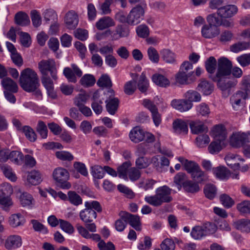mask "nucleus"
I'll use <instances>...</instances> for the list:
<instances>
[{
  "label": "nucleus",
  "mask_w": 250,
  "mask_h": 250,
  "mask_svg": "<svg viewBox=\"0 0 250 250\" xmlns=\"http://www.w3.org/2000/svg\"><path fill=\"white\" fill-rule=\"evenodd\" d=\"M80 217L85 223L92 222L97 217L96 211L88 208H85L80 212Z\"/></svg>",
  "instance_id": "obj_22"
},
{
  "label": "nucleus",
  "mask_w": 250,
  "mask_h": 250,
  "mask_svg": "<svg viewBox=\"0 0 250 250\" xmlns=\"http://www.w3.org/2000/svg\"><path fill=\"white\" fill-rule=\"evenodd\" d=\"M0 168L5 175V176L9 180L12 182H15L17 180V176L16 174L13 171L12 168L5 164H2L0 165Z\"/></svg>",
  "instance_id": "obj_37"
},
{
  "label": "nucleus",
  "mask_w": 250,
  "mask_h": 250,
  "mask_svg": "<svg viewBox=\"0 0 250 250\" xmlns=\"http://www.w3.org/2000/svg\"><path fill=\"white\" fill-rule=\"evenodd\" d=\"M145 131L139 126L132 128L129 133V138L132 142L137 143L145 139Z\"/></svg>",
  "instance_id": "obj_23"
},
{
  "label": "nucleus",
  "mask_w": 250,
  "mask_h": 250,
  "mask_svg": "<svg viewBox=\"0 0 250 250\" xmlns=\"http://www.w3.org/2000/svg\"><path fill=\"white\" fill-rule=\"evenodd\" d=\"M20 83L23 89L28 92L35 91L40 86L37 73L30 68L23 70L21 73Z\"/></svg>",
  "instance_id": "obj_3"
},
{
  "label": "nucleus",
  "mask_w": 250,
  "mask_h": 250,
  "mask_svg": "<svg viewBox=\"0 0 250 250\" xmlns=\"http://www.w3.org/2000/svg\"><path fill=\"white\" fill-rule=\"evenodd\" d=\"M236 61L242 67L250 65V54H244L236 58Z\"/></svg>",
  "instance_id": "obj_62"
},
{
  "label": "nucleus",
  "mask_w": 250,
  "mask_h": 250,
  "mask_svg": "<svg viewBox=\"0 0 250 250\" xmlns=\"http://www.w3.org/2000/svg\"><path fill=\"white\" fill-rule=\"evenodd\" d=\"M71 68L65 67L63 71V74L69 82L76 83L77 82L76 76L81 77L83 72L75 64H71Z\"/></svg>",
  "instance_id": "obj_9"
},
{
  "label": "nucleus",
  "mask_w": 250,
  "mask_h": 250,
  "mask_svg": "<svg viewBox=\"0 0 250 250\" xmlns=\"http://www.w3.org/2000/svg\"><path fill=\"white\" fill-rule=\"evenodd\" d=\"M173 131L176 134H186L188 132V123L180 119H177L172 123Z\"/></svg>",
  "instance_id": "obj_17"
},
{
  "label": "nucleus",
  "mask_w": 250,
  "mask_h": 250,
  "mask_svg": "<svg viewBox=\"0 0 250 250\" xmlns=\"http://www.w3.org/2000/svg\"><path fill=\"white\" fill-rule=\"evenodd\" d=\"M37 131L42 139H45L47 137L48 130L45 123L40 121L38 122L37 126Z\"/></svg>",
  "instance_id": "obj_61"
},
{
  "label": "nucleus",
  "mask_w": 250,
  "mask_h": 250,
  "mask_svg": "<svg viewBox=\"0 0 250 250\" xmlns=\"http://www.w3.org/2000/svg\"><path fill=\"white\" fill-rule=\"evenodd\" d=\"M1 84L4 91H10L12 93H16L18 90L17 84L9 78H3L1 81Z\"/></svg>",
  "instance_id": "obj_25"
},
{
  "label": "nucleus",
  "mask_w": 250,
  "mask_h": 250,
  "mask_svg": "<svg viewBox=\"0 0 250 250\" xmlns=\"http://www.w3.org/2000/svg\"><path fill=\"white\" fill-rule=\"evenodd\" d=\"M52 176L62 188L69 189L71 187V184L66 182L69 177V174L66 169L62 167L56 168L53 171Z\"/></svg>",
  "instance_id": "obj_7"
},
{
  "label": "nucleus",
  "mask_w": 250,
  "mask_h": 250,
  "mask_svg": "<svg viewBox=\"0 0 250 250\" xmlns=\"http://www.w3.org/2000/svg\"><path fill=\"white\" fill-rule=\"evenodd\" d=\"M152 80L156 84L162 87H166L170 84L168 79L161 74H156L153 75Z\"/></svg>",
  "instance_id": "obj_36"
},
{
  "label": "nucleus",
  "mask_w": 250,
  "mask_h": 250,
  "mask_svg": "<svg viewBox=\"0 0 250 250\" xmlns=\"http://www.w3.org/2000/svg\"><path fill=\"white\" fill-rule=\"evenodd\" d=\"M213 84L205 80H201L198 85V90L201 91L206 95L210 94L213 91Z\"/></svg>",
  "instance_id": "obj_29"
},
{
  "label": "nucleus",
  "mask_w": 250,
  "mask_h": 250,
  "mask_svg": "<svg viewBox=\"0 0 250 250\" xmlns=\"http://www.w3.org/2000/svg\"><path fill=\"white\" fill-rule=\"evenodd\" d=\"M211 136L216 141L223 142L227 137V131L222 125H216L211 130Z\"/></svg>",
  "instance_id": "obj_18"
},
{
  "label": "nucleus",
  "mask_w": 250,
  "mask_h": 250,
  "mask_svg": "<svg viewBox=\"0 0 250 250\" xmlns=\"http://www.w3.org/2000/svg\"><path fill=\"white\" fill-rule=\"evenodd\" d=\"M31 18L34 26L37 27L42 23V19L40 13L36 10L31 11Z\"/></svg>",
  "instance_id": "obj_59"
},
{
  "label": "nucleus",
  "mask_w": 250,
  "mask_h": 250,
  "mask_svg": "<svg viewBox=\"0 0 250 250\" xmlns=\"http://www.w3.org/2000/svg\"><path fill=\"white\" fill-rule=\"evenodd\" d=\"M217 78L222 77V81L228 82L226 79L232 74L235 79H239L243 76V72L238 66L232 67L231 62L228 58H223L219 61V68Z\"/></svg>",
  "instance_id": "obj_4"
},
{
  "label": "nucleus",
  "mask_w": 250,
  "mask_h": 250,
  "mask_svg": "<svg viewBox=\"0 0 250 250\" xmlns=\"http://www.w3.org/2000/svg\"><path fill=\"white\" fill-rule=\"evenodd\" d=\"M204 193L206 196L209 199H213L217 193V189L214 185L212 184H207L204 188Z\"/></svg>",
  "instance_id": "obj_49"
},
{
  "label": "nucleus",
  "mask_w": 250,
  "mask_h": 250,
  "mask_svg": "<svg viewBox=\"0 0 250 250\" xmlns=\"http://www.w3.org/2000/svg\"><path fill=\"white\" fill-rule=\"evenodd\" d=\"M220 200L222 204L227 208H231L234 204V201L228 195L224 194L220 196Z\"/></svg>",
  "instance_id": "obj_58"
},
{
  "label": "nucleus",
  "mask_w": 250,
  "mask_h": 250,
  "mask_svg": "<svg viewBox=\"0 0 250 250\" xmlns=\"http://www.w3.org/2000/svg\"><path fill=\"white\" fill-rule=\"evenodd\" d=\"M226 57H222L218 59L212 56L209 57L205 62V66L208 73L209 74V78L213 82H216L218 87L222 91L235 86L237 83L236 80H229L228 82H223L222 77L217 78L218 72L219 63L220 60Z\"/></svg>",
  "instance_id": "obj_1"
},
{
  "label": "nucleus",
  "mask_w": 250,
  "mask_h": 250,
  "mask_svg": "<svg viewBox=\"0 0 250 250\" xmlns=\"http://www.w3.org/2000/svg\"><path fill=\"white\" fill-rule=\"evenodd\" d=\"M178 160L184 166L185 169L191 175L199 167V166L195 162L188 161L183 157H180Z\"/></svg>",
  "instance_id": "obj_27"
},
{
  "label": "nucleus",
  "mask_w": 250,
  "mask_h": 250,
  "mask_svg": "<svg viewBox=\"0 0 250 250\" xmlns=\"http://www.w3.org/2000/svg\"><path fill=\"white\" fill-rule=\"evenodd\" d=\"M147 54L149 60L154 63H158L159 62L160 57L157 50L153 47H149L147 50Z\"/></svg>",
  "instance_id": "obj_46"
},
{
  "label": "nucleus",
  "mask_w": 250,
  "mask_h": 250,
  "mask_svg": "<svg viewBox=\"0 0 250 250\" xmlns=\"http://www.w3.org/2000/svg\"><path fill=\"white\" fill-rule=\"evenodd\" d=\"M27 182L32 185H37L42 180L41 173L36 170L31 171L27 176Z\"/></svg>",
  "instance_id": "obj_30"
},
{
  "label": "nucleus",
  "mask_w": 250,
  "mask_h": 250,
  "mask_svg": "<svg viewBox=\"0 0 250 250\" xmlns=\"http://www.w3.org/2000/svg\"><path fill=\"white\" fill-rule=\"evenodd\" d=\"M249 46L250 44L248 42H238L230 46V50L233 52L237 53L239 51L248 49Z\"/></svg>",
  "instance_id": "obj_56"
},
{
  "label": "nucleus",
  "mask_w": 250,
  "mask_h": 250,
  "mask_svg": "<svg viewBox=\"0 0 250 250\" xmlns=\"http://www.w3.org/2000/svg\"><path fill=\"white\" fill-rule=\"evenodd\" d=\"M68 201L72 205L78 206L82 205L83 200L81 196L74 191H69L67 193Z\"/></svg>",
  "instance_id": "obj_38"
},
{
  "label": "nucleus",
  "mask_w": 250,
  "mask_h": 250,
  "mask_svg": "<svg viewBox=\"0 0 250 250\" xmlns=\"http://www.w3.org/2000/svg\"><path fill=\"white\" fill-rule=\"evenodd\" d=\"M25 220L24 217L20 213L14 214L9 218V224L13 228L23 226Z\"/></svg>",
  "instance_id": "obj_26"
},
{
  "label": "nucleus",
  "mask_w": 250,
  "mask_h": 250,
  "mask_svg": "<svg viewBox=\"0 0 250 250\" xmlns=\"http://www.w3.org/2000/svg\"><path fill=\"white\" fill-rule=\"evenodd\" d=\"M171 191L167 186L160 187L156 189L155 195L146 196L145 201L153 206L159 207L163 203H169L172 200Z\"/></svg>",
  "instance_id": "obj_2"
},
{
  "label": "nucleus",
  "mask_w": 250,
  "mask_h": 250,
  "mask_svg": "<svg viewBox=\"0 0 250 250\" xmlns=\"http://www.w3.org/2000/svg\"><path fill=\"white\" fill-rule=\"evenodd\" d=\"M105 102L107 111L110 114L114 115L118 107L119 100L116 98H111Z\"/></svg>",
  "instance_id": "obj_35"
},
{
  "label": "nucleus",
  "mask_w": 250,
  "mask_h": 250,
  "mask_svg": "<svg viewBox=\"0 0 250 250\" xmlns=\"http://www.w3.org/2000/svg\"><path fill=\"white\" fill-rule=\"evenodd\" d=\"M235 227L237 229L245 232H250V220L242 219L235 223Z\"/></svg>",
  "instance_id": "obj_42"
},
{
  "label": "nucleus",
  "mask_w": 250,
  "mask_h": 250,
  "mask_svg": "<svg viewBox=\"0 0 250 250\" xmlns=\"http://www.w3.org/2000/svg\"><path fill=\"white\" fill-rule=\"evenodd\" d=\"M42 15L46 21H55L58 18L56 12L52 9H47L43 11Z\"/></svg>",
  "instance_id": "obj_60"
},
{
  "label": "nucleus",
  "mask_w": 250,
  "mask_h": 250,
  "mask_svg": "<svg viewBox=\"0 0 250 250\" xmlns=\"http://www.w3.org/2000/svg\"><path fill=\"white\" fill-rule=\"evenodd\" d=\"M193 71H190L188 73L183 72L179 70L175 76V82L177 83L180 84H188L196 80L193 76Z\"/></svg>",
  "instance_id": "obj_14"
},
{
  "label": "nucleus",
  "mask_w": 250,
  "mask_h": 250,
  "mask_svg": "<svg viewBox=\"0 0 250 250\" xmlns=\"http://www.w3.org/2000/svg\"><path fill=\"white\" fill-rule=\"evenodd\" d=\"M16 23L21 26H26L30 23L28 16L25 13L19 12L15 16Z\"/></svg>",
  "instance_id": "obj_34"
},
{
  "label": "nucleus",
  "mask_w": 250,
  "mask_h": 250,
  "mask_svg": "<svg viewBox=\"0 0 250 250\" xmlns=\"http://www.w3.org/2000/svg\"><path fill=\"white\" fill-rule=\"evenodd\" d=\"M162 58L167 63L174 64L176 62V54L168 49H164L161 52Z\"/></svg>",
  "instance_id": "obj_28"
},
{
  "label": "nucleus",
  "mask_w": 250,
  "mask_h": 250,
  "mask_svg": "<svg viewBox=\"0 0 250 250\" xmlns=\"http://www.w3.org/2000/svg\"><path fill=\"white\" fill-rule=\"evenodd\" d=\"M9 159L15 164L20 165L23 160V155L20 151H12L9 152Z\"/></svg>",
  "instance_id": "obj_44"
},
{
  "label": "nucleus",
  "mask_w": 250,
  "mask_h": 250,
  "mask_svg": "<svg viewBox=\"0 0 250 250\" xmlns=\"http://www.w3.org/2000/svg\"><path fill=\"white\" fill-rule=\"evenodd\" d=\"M184 189L188 192H196L200 190V188L197 183L191 181H187L183 184Z\"/></svg>",
  "instance_id": "obj_57"
},
{
  "label": "nucleus",
  "mask_w": 250,
  "mask_h": 250,
  "mask_svg": "<svg viewBox=\"0 0 250 250\" xmlns=\"http://www.w3.org/2000/svg\"><path fill=\"white\" fill-rule=\"evenodd\" d=\"M157 183L156 181L150 178H143L137 184L139 188L145 191L152 189Z\"/></svg>",
  "instance_id": "obj_32"
},
{
  "label": "nucleus",
  "mask_w": 250,
  "mask_h": 250,
  "mask_svg": "<svg viewBox=\"0 0 250 250\" xmlns=\"http://www.w3.org/2000/svg\"><path fill=\"white\" fill-rule=\"evenodd\" d=\"M249 97L250 96L243 91H239L233 95L230 98V102L234 110H237L238 109L241 102V98L245 100L249 98Z\"/></svg>",
  "instance_id": "obj_24"
},
{
  "label": "nucleus",
  "mask_w": 250,
  "mask_h": 250,
  "mask_svg": "<svg viewBox=\"0 0 250 250\" xmlns=\"http://www.w3.org/2000/svg\"><path fill=\"white\" fill-rule=\"evenodd\" d=\"M207 230L204 226H195L193 227L190 232L191 237L196 240L200 239L207 235Z\"/></svg>",
  "instance_id": "obj_33"
},
{
  "label": "nucleus",
  "mask_w": 250,
  "mask_h": 250,
  "mask_svg": "<svg viewBox=\"0 0 250 250\" xmlns=\"http://www.w3.org/2000/svg\"><path fill=\"white\" fill-rule=\"evenodd\" d=\"M237 12V7L232 4L221 6L217 11L218 16L222 19L230 18L236 14Z\"/></svg>",
  "instance_id": "obj_11"
},
{
  "label": "nucleus",
  "mask_w": 250,
  "mask_h": 250,
  "mask_svg": "<svg viewBox=\"0 0 250 250\" xmlns=\"http://www.w3.org/2000/svg\"><path fill=\"white\" fill-rule=\"evenodd\" d=\"M224 146V143L222 141H216L211 142L208 147V150L211 154H216L220 152Z\"/></svg>",
  "instance_id": "obj_40"
},
{
  "label": "nucleus",
  "mask_w": 250,
  "mask_h": 250,
  "mask_svg": "<svg viewBox=\"0 0 250 250\" xmlns=\"http://www.w3.org/2000/svg\"><path fill=\"white\" fill-rule=\"evenodd\" d=\"M209 142V137L207 134L199 135L196 139V145L199 147L205 146Z\"/></svg>",
  "instance_id": "obj_63"
},
{
  "label": "nucleus",
  "mask_w": 250,
  "mask_h": 250,
  "mask_svg": "<svg viewBox=\"0 0 250 250\" xmlns=\"http://www.w3.org/2000/svg\"><path fill=\"white\" fill-rule=\"evenodd\" d=\"M242 88L245 91L246 94L250 96V75L244 76L241 82Z\"/></svg>",
  "instance_id": "obj_64"
},
{
  "label": "nucleus",
  "mask_w": 250,
  "mask_h": 250,
  "mask_svg": "<svg viewBox=\"0 0 250 250\" xmlns=\"http://www.w3.org/2000/svg\"><path fill=\"white\" fill-rule=\"evenodd\" d=\"M95 82V77L92 75L88 74L84 75L80 80V83L85 87L92 86Z\"/></svg>",
  "instance_id": "obj_39"
},
{
  "label": "nucleus",
  "mask_w": 250,
  "mask_h": 250,
  "mask_svg": "<svg viewBox=\"0 0 250 250\" xmlns=\"http://www.w3.org/2000/svg\"><path fill=\"white\" fill-rule=\"evenodd\" d=\"M201 35L205 39H212L220 34V29L216 26L204 24L201 28Z\"/></svg>",
  "instance_id": "obj_15"
},
{
  "label": "nucleus",
  "mask_w": 250,
  "mask_h": 250,
  "mask_svg": "<svg viewBox=\"0 0 250 250\" xmlns=\"http://www.w3.org/2000/svg\"><path fill=\"white\" fill-rule=\"evenodd\" d=\"M17 197L20 205L22 207L31 208L35 204V200L32 195L21 190L17 192Z\"/></svg>",
  "instance_id": "obj_13"
},
{
  "label": "nucleus",
  "mask_w": 250,
  "mask_h": 250,
  "mask_svg": "<svg viewBox=\"0 0 250 250\" xmlns=\"http://www.w3.org/2000/svg\"><path fill=\"white\" fill-rule=\"evenodd\" d=\"M230 144L235 147H239L250 143V132H236L230 137Z\"/></svg>",
  "instance_id": "obj_8"
},
{
  "label": "nucleus",
  "mask_w": 250,
  "mask_h": 250,
  "mask_svg": "<svg viewBox=\"0 0 250 250\" xmlns=\"http://www.w3.org/2000/svg\"><path fill=\"white\" fill-rule=\"evenodd\" d=\"M91 173L94 178L96 179H102L104 177V168L99 166L96 165L91 167Z\"/></svg>",
  "instance_id": "obj_54"
},
{
  "label": "nucleus",
  "mask_w": 250,
  "mask_h": 250,
  "mask_svg": "<svg viewBox=\"0 0 250 250\" xmlns=\"http://www.w3.org/2000/svg\"><path fill=\"white\" fill-rule=\"evenodd\" d=\"M116 33L112 36L113 40H118L122 37H126L129 34V30L122 25H118L116 27Z\"/></svg>",
  "instance_id": "obj_41"
},
{
  "label": "nucleus",
  "mask_w": 250,
  "mask_h": 250,
  "mask_svg": "<svg viewBox=\"0 0 250 250\" xmlns=\"http://www.w3.org/2000/svg\"><path fill=\"white\" fill-rule=\"evenodd\" d=\"M88 99V96L85 92H82L77 95L74 99V103L79 107L84 105Z\"/></svg>",
  "instance_id": "obj_51"
},
{
  "label": "nucleus",
  "mask_w": 250,
  "mask_h": 250,
  "mask_svg": "<svg viewBox=\"0 0 250 250\" xmlns=\"http://www.w3.org/2000/svg\"><path fill=\"white\" fill-rule=\"evenodd\" d=\"M78 21V15L75 11H70L66 14L64 22L68 29L75 28L77 26Z\"/></svg>",
  "instance_id": "obj_19"
},
{
  "label": "nucleus",
  "mask_w": 250,
  "mask_h": 250,
  "mask_svg": "<svg viewBox=\"0 0 250 250\" xmlns=\"http://www.w3.org/2000/svg\"><path fill=\"white\" fill-rule=\"evenodd\" d=\"M185 97L188 102H198L201 100V95L197 91L194 90H188L185 94Z\"/></svg>",
  "instance_id": "obj_47"
},
{
  "label": "nucleus",
  "mask_w": 250,
  "mask_h": 250,
  "mask_svg": "<svg viewBox=\"0 0 250 250\" xmlns=\"http://www.w3.org/2000/svg\"><path fill=\"white\" fill-rule=\"evenodd\" d=\"M21 132L24 134L30 141L33 142L36 140L37 135L33 129L29 126H23Z\"/></svg>",
  "instance_id": "obj_48"
},
{
  "label": "nucleus",
  "mask_w": 250,
  "mask_h": 250,
  "mask_svg": "<svg viewBox=\"0 0 250 250\" xmlns=\"http://www.w3.org/2000/svg\"><path fill=\"white\" fill-rule=\"evenodd\" d=\"M55 67V62L52 59L42 60L38 63V68L42 74L46 76L50 70H52Z\"/></svg>",
  "instance_id": "obj_21"
},
{
  "label": "nucleus",
  "mask_w": 250,
  "mask_h": 250,
  "mask_svg": "<svg viewBox=\"0 0 250 250\" xmlns=\"http://www.w3.org/2000/svg\"><path fill=\"white\" fill-rule=\"evenodd\" d=\"M146 7V3L142 2L141 5H137L132 8L127 15V24L134 26L140 23L144 19Z\"/></svg>",
  "instance_id": "obj_6"
},
{
  "label": "nucleus",
  "mask_w": 250,
  "mask_h": 250,
  "mask_svg": "<svg viewBox=\"0 0 250 250\" xmlns=\"http://www.w3.org/2000/svg\"><path fill=\"white\" fill-rule=\"evenodd\" d=\"M97 84L99 87L106 88H110L112 85L110 78L106 74L101 76L98 80Z\"/></svg>",
  "instance_id": "obj_50"
},
{
  "label": "nucleus",
  "mask_w": 250,
  "mask_h": 250,
  "mask_svg": "<svg viewBox=\"0 0 250 250\" xmlns=\"http://www.w3.org/2000/svg\"><path fill=\"white\" fill-rule=\"evenodd\" d=\"M237 209L243 214H250V201H243L237 205Z\"/></svg>",
  "instance_id": "obj_52"
},
{
  "label": "nucleus",
  "mask_w": 250,
  "mask_h": 250,
  "mask_svg": "<svg viewBox=\"0 0 250 250\" xmlns=\"http://www.w3.org/2000/svg\"><path fill=\"white\" fill-rule=\"evenodd\" d=\"M95 25L99 30H103L114 26L115 25V21L111 17L105 16L100 18L96 22Z\"/></svg>",
  "instance_id": "obj_20"
},
{
  "label": "nucleus",
  "mask_w": 250,
  "mask_h": 250,
  "mask_svg": "<svg viewBox=\"0 0 250 250\" xmlns=\"http://www.w3.org/2000/svg\"><path fill=\"white\" fill-rule=\"evenodd\" d=\"M171 105L181 112H186L193 106V104L187 100L174 99L171 102Z\"/></svg>",
  "instance_id": "obj_16"
},
{
  "label": "nucleus",
  "mask_w": 250,
  "mask_h": 250,
  "mask_svg": "<svg viewBox=\"0 0 250 250\" xmlns=\"http://www.w3.org/2000/svg\"><path fill=\"white\" fill-rule=\"evenodd\" d=\"M214 175L218 179L225 180L228 178V171L227 168L223 167H218L213 168Z\"/></svg>",
  "instance_id": "obj_43"
},
{
  "label": "nucleus",
  "mask_w": 250,
  "mask_h": 250,
  "mask_svg": "<svg viewBox=\"0 0 250 250\" xmlns=\"http://www.w3.org/2000/svg\"><path fill=\"white\" fill-rule=\"evenodd\" d=\"M22 244V240L21 236L18 235H11L5 239L4 245L6 249L13 250L20 248Z\"/></svg>",
  "instance_id": "obj_12"
},
{
  "label": "nucleus",
  "mask_w": 250,
  "mask_h": 250,
  "mask_svg": "<svg viewBox=\"0 0 250 250\" xmlns=\"http://www.w3.org/2000/svg\"><path fill=\"white\" fill-rule=\"evenodd\" d=\"M138 86L139 89L142 92H145L149 86L148 81L144 73H142L140 76Z\"/></svg>",
  "instance_id": "obj_55"
},
{
  "label": "nucleus",
  "mask_w": 250,
  "mask_h": 250,
  "mask_svg": "<svg viewBox=\"0 0 250 250\" xmlns=\"http://www.w3.org/2000/svg\"><path fill=\"white\" fill-rule=\"evenodd\" d=\"M119 216L124 219L125 222L129 223L136 230H141L140 221L138 216L125 211L120 212Z\"/></svg>",
  "instance_id": "obj_10"
},
{
  "label": "nucleus",
  "mask_w": 250,
  "mask_h": 250,
  "mask_svg": "<svg viewBox=\"0 0 250 250\" xmlns=\"http://www.w3.org/2000/svg\"><path fill=\"white\" fill-rule=\"evenodd\" d=\"M56 157L62 161H71L74 160V156L69 152L66 151H58L56 152Z\"/></svg>",
  "instance_id": "obj_53"
},
{
  "label": "nucleus",
  "mask_w": 250,
  "mask_h": 250,
  "mask_svg": "<svg viewBox=\"0 0 250 250\" xmlns=\"http://www.w3.org/2000/svg\"><path fill=\"white\" fill-rule=\"evenodd\" d=\"M191 176L194 180L198 183L206 181L208 179L207 175L201 170L200 167L196 169Z\"/></svg>",
  "instance_id": "obj_45"
},
{
  "label": "nucleus",
  "mask_w": 250,
  "mask_h": 250,
  "mask_svg": "<svg viewBox=\"0 0 250 250\" xmlns=\"http://www.w3.org/2000/svg\"><path fill=\"white\" fill-rule=\"evenodd\" d=\"M189 125L191 132L193 134H198L208 130L207 127L204 123L199 121L192 122Z\"/></svg>",
  "instance_id": "obj_31"
},
{
  "label": "nucleus",
  "mask_w": 250,
  "mask_h": 250,
  "mask_svg": "<svg viewBox=\"0 0 250 250\" xmlns=\"http://www.w3.org/2000/svg\"><path fill=\"white\" fill-rule=\"evenodd\" d=\"M131 164L130 162H125L118 167V175L119 178L132 182L138 180L141 176V172L138 168H129Z\"/></svg>",
  "instance_id": "obj_5"
}]
</instances>
